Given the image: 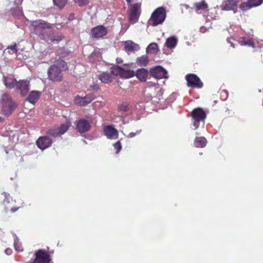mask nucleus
<instances>
[{"mask_svg": "<svg viewBox=\"0 0 263 263\" xmlns=\"http://www.w3.org/2000/svg\"><path fill=\"white\" fill-rule=\"evenodd\" d=\"M194 7L196 11L208 10V5L204 0H202L199 2H197L194 4Z\"/></svg>", "mask_w": 263, "mask_h": 263, "instance_id": "obj_24", "label": "nucleus"}, {"mask_svg": "<svg viewBox=\"0 0 263 263\" xmlns=\"http://www.w3.org/2000/svg\"><path fill=\"white\" fill-rule=\"evenodd\" d=\"M166 13L163 7H159L156 9L152 13L150 21L153 26H157L162 24L165 20Z\"/></svg>", "mask_w": 263, "mask_h": 263, "instance_id": "obj_3", "label": "nucleus"}, {"mask_svg": "<svg viewBox=\"0 0 263 263\" xmlns=\"http://www.w3.org/2000/svg\"><path fill=\"white\" fill-rule=\"evenodd\" d=\"M237 4L238 1L237 0H227L224 1L221 8L224 10H232L237 6Z\"/></svg>", "mask_w": 263, "mask_h": 263, "instance_id": "obj_21", "label": "nucleus"}, {"mask_svg": "<svg viewBox=\"0 0 263 263\" xmlns=\"http://www.w3.org/2000/svg\"><path fill=\"white\" fill-rule=\"evenodd\" d=\"M151 76L157 79L167 78V71L161 66H156L150 70Z\"/></svg>", "mask_w": 263, "mask_h": 263, "instance_id": "obj_10", "label": "nucleus"}, {"mask_svg": "<svg viewBox=\"0 0 263 263\" xmlns=\"http://www.w3.org/2000/svg\"><path fill=\"white\" fill-rule=\"evenodd\" d=\"M92 88L93 90H98V89H99V86L97 85L92 86Z\"/></svg>", "mask_w": 263, "mask_h": 263, "instance_id": "obj_45", "label": "nucleus"}, {"mask_svg": "<svg viewBox=\"0 0 263 263\" xmlns=\"http://www.w3.org/2000/svg\"><path fill=\"white\" fill-rule=\"evenodd\" d=\"M114 147L116 149V153L118 154L121 149L122 146L120 141H118L114 144Z\"/></svg>", "mask_w": 263, "mask_h": 263, "instance_id": "obj_39", "label": "nucleus"}, {"mask_svg": "<svg viewBox=\"0 0 263 263\" xmlns=\"http://www.w3.org/2000/svg\"><path fill=\"white\" fill-rule=\"evenodd\" d=\"M48 78L53 82H61L63 80L62 69L58 65H51L48 70Z\"/></svg>", "mask_w": 263, "mask_h": 263, "instance_id": "obj_5", "label": "nucleus"}, {"mask_svg": "<svg viewBox=\"0 0 263 263\" xmlns=\"http://www.w3.org/2000/svg\"><path fill=\"white\" fill-rule=\"evenodd\" d=\"M141 3H137L131 5L129 15V22L134 24L138 22L141 13Z\"/></svg>", "mask_w": 263, "mask_h": 263, "instance_id": "obj_6", "label": "nucleus"}, {"mask_svg": "<svg viewBox=\"0 0 263 263\" xmlns=\"http://www.w3.org/2000/svg\"><path fill=\"white\" fill-rule=\"evenodd\" d=\"M60 65H62L63 69L65 68V66L66 65V63L64 61L61 60L58 62Z\"/></svg>", "mask_w": 263, "mask_h": 263, "instance_id": "obj_44", "label": "nucleus"}, {"mask_svg": "<svg viewBox=\"0 0 263 263\" xmlns=\"http://www.w3.org/2000/svg\"><path fill=\"white\" fill-rule=\"evenodd\" d=\"M48 134L51 136H52L53 137H57L58 136H60V134L59 132V130L57 131L55 129H50L48 130L47 132Z\"/></svg>", "mask_w": 263, "mask_h": 263, "instance_id": "obj_37", "label": "nucleus"}, {"mask_svg": "<svg viewBox=\"0 0 263 263\" xmlns=\"http://www.w3.org/2000/svg\"><path fill=\"white\" fill-rule=\"evenodd\" d=\"M15 249H16V250L17 251H18V252H21V251H23V249H20V248H18V249H17V248H16V246H15Z\"/></svg>", "mask_w": 263, "mask_h": 263, "instance_id": "obj_47", "label": "nucleus"}, {"mask_svg": "<svg viewBox=\"0 0 263 263\" xmlns=\"http://www.w3.org/2000/svg\"><path fill=\"white\" fill-rule=\"evenodd\" d=\"M5 253L8 255H11L12 253V250L10 248H7L5 250Z\"/></svg>", "mask_w": 263, "mask_h": 263, "instance_id": "obj_43", "label": "nucleus"}, {"mask_svg": "<svg viewBox=\"0 0 263 263\" xmlns=\"http://www.w3.org/2000/svg\"><path fill=\"white\" fill-rule=\"evenodd\" d=\"M103 131L104 135L108 139H116L118 137V130L111 125L105 126Z\"/></svg>", "mask_w": 263, "mask_h": 263, "instance_id": "obj_15", "label": "nucleus"}, {"mask_svg": "<svg viewBox=\"0 0 263 263\" xmlns=\"http://www.w3.org/2000/svg\"><path fill=\"white\" fill-rule=\"evenodd\" d=\"M95 98V95L93 93H89L84 97H80L77 96L74 99V102L76 104L85 106L91 103Z\"/></svg>", "mask_w": 263, "mask_h": 263, "instance_id": "obj_11", "label": "nucleus"}, {"mask_svg": "<svg viewBox=\"0 0 263 263\" xmlns=\"http://www.w3.org/2000/svg\"><path fill=\"white\" fill-rule=\"evenodd\" d=\"M135 135H136V134H135V133H130L129 134V136L130 138H133V137H134Z\"/></svg>", "mask_w": 263, "mask_h": 263, "instance_id": "obj_46", "label": "nucleus"}, {"mask_svg": "<svg viewBox=\"0 0 263 263\" xmlns=\"http://www.w3.org/2000/svg\"><path fill=\"white\" fill-rule=\"evenodd\" d=\"M117 74L120 75L121 77L125 79H129L135 75V72L131 69H125L120 66L115 68Z\"/></svg>", "mask_w": 263, "mask_h": 263, "instance_id": "obj_17", "label": "nucleus"}, {"mask_svg": "<svg viewBox=\"0 0 263 263\" xmlns=\"http://www.w3.org/2000/svg\"><path fill=\"white\" fill-rule=\"evenodd\" d=\"M8 49H11L12 51V53H16L17 52V50L16 49V45L14 44V45H11L8 47Z\"/></svg>", "mask_w": 263, "mask_h": 263, "instance_id": "obj_41", "label": "nucleus"}, {"mask_svg": "<svg viewBox=\"0 0 263 263\" xmlns=\"http://www.w3.org/2000/svg\"><path fill=\"white\" fill-rule=\"evenodd\" d=\"M4 121V118L3 117H0V123L3 122Z\"/></svg>", "mask_w": 263, "mask_h": 263, "instance_id": "obj_48", "label": "nucleus"}, {"mask_svg": "<svg viewBox=\"0 0 263 263\" xmlns=\"http://www.w3.org/2000/svg\"><path fill=\"white\" fill-rule=\"evenodd\" d=\"M42 92L40 91L32 90L31 91L26 100L33 104H35L39 99L41 96Z\"/></svg>", "mask_w": 263, "mask_h": 263, "instance_id": "obj_19", "label": "nucleus"}, {"mask_svg": "<svg viewBox=\"0 0 263 263\" xmlns=\"http://www.w3.org/2000/svg\"><path fill=\"white\" fill-rule=\"evenodd\" d=\"M8 1L11 2L12 0H8ZM23 1V0H14V3L15 5H16V6H19L20 5H21L22 4Z\"/></svg>", "mask_w": 263, "mask_h": 263, "instance_id": "obj_42", "label": "nucleus"}, {"mask_svg": "<svg viewBox=\"0 0 263 263\" xmlns=\"http://www.w3.org/2000/svg\"><path fill=\"white\" fill-rule=\"evenodd\" d=\"M249 3L252 8L258 7L263 3V0H249Z\"/></svg>", "mask_w": 263, "mask_h": 263, "instance_id": "obj_33", "label": "nucleus"}, {"mask_svg": "<svg viewBox=\"0 0 263 263\" xmlns=\"http://www.w3.org/2000/svg\"><path fill=\"white\" fill-rule=\"evenodd\" d=\"M79 6H86L89 3V0H73Z\"/></svg>", "mask_w": 263, "mask_h": 263, "instance_id": "obj_38", "label": "nucleus"}, {"mask_svg": "<svg viewBox=\"0 0 263 263\" xmlns=\"http://www.w3.org/2000/svg\"><path fill=\"white\" fill-rule=\"evenodd\" d=\"M126 1L127 2V3L128 4H130L132 2L133 0H126Z\"/></svg>", "mask_w": 263, "mask_h": 263, "instance_id": "obj_49", "label": "nucleus"}, {"mask_svg": "<svg viewBox=\"0 0 263 263\" xmlns=\"http://www.w3.org/2000/svg\"><path fill=\"white\" fill-rule=\"evenodd\" d=\"M187 86L192 88H201L203 84L200 78L196 74L189 73L185 76Z\"/></svg>", "mask_w": 263, "mask_h": 263, "instance_id": "obj_7", "label": "nucleus"}, {"mask_svg": "<svg viewBox=\"0 0 263 263\" xmlns=\"http://www.w3.org/2000/svg\"><path fill=\"white\" fill-rule=\"evenodd\" d=\"M30 81L27 79L17 81L16 89L22 97L26 96L30 90Z\"/></svg>", "mask_w": 263, "mask_h": 263, "instance_id": "obj_9", "label": "nucleus"}, {"mask_svg": "<svg viewBox=\"0 0 263 263\" xmlns=\"http://www.w3.org/2000/svg\"><path fill=\"white\" fill-rule=\"evenodd\" d=\"M92 38L98 39L106 35L107 33V28L103 25H99L91 29Z\"/></svg>", "mask_w": 263, "mask_h": 263, "instance_id": "obj_12", "label": "nucleus"}, {"mask_svg": "<svg viewBox=\"0 0 263 263\" xmlns=\"http://www.w3.org/2000/svg\"><path fill=\"white\" fill-rule=\"evenodd\" d=\"M19 208L20 207H16L13 205H10L7 207H6V209L7 211H10L12 213L16 212Z\"/></svg>", "mask_w": 263, "mask_h": 263, "instance_id": "obj_40", "label": "nucleus"}, {"mask_svg": "<svg viewBox=\"0 0 263 263\" xmlns=\"http://www.w3.org/2000/svg\"><path fill=\"white\" fill-rule=\"evenodd\" d=\"M177 43V39L175 36H170L166 41L165 45L169 48H174Z\"/></svg>", "mask_w": 263, "mask_h": 263, "instance_id": "obj_27", "label": "nucleus"}, {"mask_svg": "<svg viewBox=\"0 0 263 263\" xmlns=\"http://www.w3.org/2000/svg\"><path fill=\"white\" fill-rule=\"evenodd\" d=\"M242 43L245 45L252 47L253 48L255 47V43L252 39L243 38L242 40Z\"/></svg>", "mask_w": 263, "mask_h": 263, "instance_id": "obj_35", "label": "nucleus"}, {"mask_svg": "<svg viewBox=\"0 0 263 263\" xmlns=\"http://www.w3.org/2000/svg\"><path fill=\"white\" fill-rule=\"evenodd\" d=\"M71 124L69 122H67L65 123L62 124L60 127L59 128V132L60 134V135H62L65 133L67 130L68 129L69 127H70Z\"/></svg>", "mask_w": 263, "mask_h": 263, "instance_id": "obj_30", "label": "nucleus"}, {"mask_svg": "<svg viewBox=\"0 0 263 263\" xmlns=\"http://www.w3.org/2000/svg\"><path fill=\"white\" fill-rule=\"evenodd\" d=\"M112 74H117L115 68L112 69L110 72H104L99 74L98 78L102 83L107 84L111 82L114 79Z\"/></svg>", "mask_w": 263, "mask_h": 263, "instance_id": "obj_16", "label": "nucleus"}, {"mask_svg": "<svg viewBox=\"0 0 263 263\" xmlns=\"http://www.w3.org/2000/svg\"><path fill=\"white\" fill-rule=\"evenodd\" d=\"M36 144L40 149L44 150L51 145L52 140L47 136H43L36 140Z\"/></svg>", "mask_w": 263, "mask_h": 263, "instance_id": "obj_14", "label": "nucleus"}, {"mask_svg": "<svg viewBox=\"0 0 263 263\" xmlns=\"http://www.w3.org/2000/svg\"><path fill=\"white\" fill-rule=\"evenodd\" d=\"M125 49L128 52H133L139 50V46L131 41H126L125 42Z\"/></svg>", "mask_w": 263, "mask_h": 263, "instance_id": "obj_22", "label": "nucleus"}, {"mask_svg": "<svg viewBox=\"0 0 263 263\" xmlns=\"http://www.w3.org/2000/svg\"><path fill=\"white\" fill-rule=\"evenodd\" d=\"M191 115L194 120L193 125L195 127L196 129L199 127L200 122H204L206 117L203 109L199 107L194 109L192 111Z\"/></svg>", "mask_w": 263, "mask_h": 263, "instance_id": "obj_4", "label": "nucleus"}, {"mask_svg": "<svg viewBox=\"0 0 263 263\" xmlns=\"http://www.w3.org/2000/svg\"><path fill=\"white\" fill-rule=\"evenodd\" d=\"M207 143L206 138L203 137H197L194 141V145L196 147L203 148L205 147Z\"/></svg>", "mask_w": 263, "mask_h": 263, "instance_id": "obj_23", "label": "nucleus"}, {"mask_svg": "<svg viewBox=\"0 0 263 263\" xmlns=\"http://www.w3.org/2000/svg\"><path fill=\"white\" fill-rule=\"evenodd\" d=\"M159 51L158 45L155 43L150 44L147 48L148 53H155Z\"/></svg>", "mask_w": 263, "mask_h": 263, "instance_id": "obj_29", "label": "nucleus"}, {"mask_svg": "<svg viewBox=\"0 0 263 263\" xmlns=\"http://www.w3.org/2000/svg\"><path fill=\"white\" fill-rule=\"evenodd\" d=\"M239 8L242 11H245L252 8V7H251V5L249 3V0H248L246 2L242 3L240 5Z\"/></svg>", "mask_w": 263, "mask_h": 263, "instance_id": "obj_32", "label": "nucleus"}, {"mask_svg": "<svg viewBox=\"0 0 263 263\" xmlns=\"http://www.w3.org/2000/svg\"><path fill=\"white\" fill-rule=\"evenodd\" d=\"M53 25L42 20L31 21L29 23V28L31 33L35 34L43 40H47V36L50 29L52 28Z\"/></svg>", "mask_w": 263, "mask_h": 263, "instance_id": "obj_1", "label": "nucleus"}, {"mask_svg": "<svg viewBox=\"0 0 263 263\" xmlns=\"http://www.w3.org/2000/svg\"><path fill=\"white\" fill-rule=\"evenodd\" d=\"M5 199H4V203L5 205L9 203L13 204V200L9 194L5 193Z\"/></svg>", "mask_w": 263, "mask_h": 263, "instance_id": "obj_36", "label": "nucleus"}, {"mask_svg": "<svg viewBox=\"0 0 263 263\" xmlns=\"http://www.w3.org/2000/svg\"><path fill=\"white\" fill-rule=\"evenodd\" d=\"M149 62V59L146 55H143L138 57L136 59V64L140 67L146 66Z\"/></svg>", "mask_w": 263, "mask_h": 263, "instance_id": "obj_25", "label": "nucleus"}, {"mask_svg": "<svg viewBox=\"0 0 263 263\" xmlns=\"http://www.w3.org/2000/svg\"><path fill=\"white\" fill-rule=\"evenodd\" d=\"M148 70L145 68H141L137 70L135 72V76L141 82H145L147 80L148 76Z\"/></svg>", "mask_w": 263, "mask_h": 263, "instance_id": "obj_20", "label": "nucleus"}, {"mask_svg": "<svg viewBox=\"0 0 263 263\" xmlns=\"http://www.w3.org/2000/svg\"><path fill=\"white\" fill-rule=\"evenodd\" d=\"M2 112L5 116H10L15 109L17 105L11 97L8 94L4 93L2 97Z\"/></svg>", "mask_w": 263, "mask_h": 263, "instance_id": "obj_2", "label": "nucleus"}, {"mask_svg": "<svg viewBox=\"0 0 263 263\" xmlns=\"http://www.w3.org/2000/svg\"><path fill=\"white\" fill-rule=\"evenodd\" d=\"M118 108L120 111H127L128 110V104L127 102H122L118 105Z\"/></svg>", "mask_w": 263, "mask_h": 263, "instance_id": "obj_34", "label": "nucleus"}, {"mask_svg": "<svg viewBox=\"0 0 263 263\" xmlns=\"http://www.w3.org/2000/svg\"><path fill=\"white\" fill-rule=\"evenodd\" d=\"M17 80L15 79H10L7 77L4 78V83L5 85L9 88L12 89L16 87Z\"/></svg>", "mask_w": 263, "mask_h": 263, "instance_id": "obj_26", "label": "nucleus"}, {"mask_svg": "<svg viewBox=\"0 0 263 263\" xmlns=\"http://www.w3.org/2000/svg\"><path fill=\"white\" fill-rule=\"evenodd\" d=\"M10 11L11 14L15 17L19 18L23 15L22 8L19 6L11 9Z\"/></svg>", "mask_w": 263, "mask_h": 263, "instance_id": "obj_28", "label": "nucleus"}, {"mask_svg": "<svg viewBox=\"0 0 263 263\" xmlns=\"http://www.w3.org/2000/svg\"><path fill=\"white\" fill-rule=\"evenodd\" d=\"M54 4L60 8H63L67 2V0H53Z\"/></svg>", "mask_w": 263, "mask_h": 263, "instance_id": "obj_31", "label": "nucleus"}, {"mask_svg": "<svg viewBox=\"0 0 263 263\" xmlns=\"http://www.w3.org/2000/svg\"><path fill=\"white\" fill-rule=\"evenodd\" d=\"M64 39L63 35L59 32H53L49 31L47 34V40H50L53 43H58Z\"/></svg>", "mask_w": 263, "mask_h": 263, "instance_id": "obj_18", "label": "nucleus"}, {"mask_svg": "<svg viewBox=\"0 0 263 263\" xmlns=\"http://www.w3.org/2000/svg\"><path fill=\"white\" fill-rule=\"evenodd\" d=\"M50 261L49 251L42 249L38 250L35 253V258L32 262L27 263H49Z\"/></svg>", "mask_w": 263, "mask_h": 263, "instance_id": "obj_8", "label": "nucleus"}, {"mask_svg": "<svg viewBox=\"0 0 263 263\" xmlns=\"http://www.w3.org/2000/svg\"><path fill=\"white\" fill-rule=\"evenodd\" d=\"M90 124L88 121L84 119L79 120L76 124V129L80 133H85L90 129Z\"/></svg>", "mask_w": 263, "mask_h": 263, "instance_id": "obj_13", "label": "nucleus"}]
</instances>
